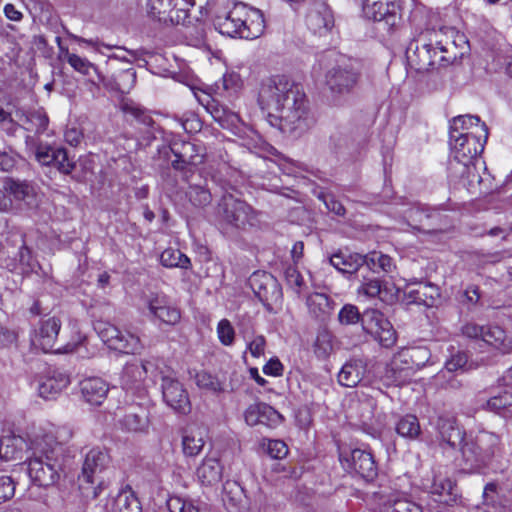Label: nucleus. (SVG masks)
<instances>
[{"label":"nucleus","mask_w":512,"mask_h":512,"mask_svg":"<svg viewBox=\"0 0 512 512\" xmlns=\"http://www.w3.org/2000/svg\"><path fill=\"white\" fill-rule=\"evenodd\" d=\"M435 451L468 473H481L502 453L500 437L492 432L467 433L454 417L440 416L436 422Z\"/></svg>","instance_id":"f257e3e1"},{"label":"nucleus","mask_w":512,"mask_h":512,"mask_svg":"<svg viewBox=\"0 0 512 512\" xmlns=\"http://www.w3.org/2000/svg\"><path fill=\"white\" fill-rule=\"evenodd\" d=\"M258 103L269 112L267 120L285 134L299 136L308 129L306 95L301 85L284 75L264 80L258 93Z\"/></svg>","instance_id":"f03ea898"},{"label":"nucleus","mask_w":512,"mask_h":512,"mask_svg":"<svg viewBox=\"0 0 512 512\" xmlns=\"http://www.w3.org/2000/svg\"><path fill=\"white\" fill-rule=\"evenodd\" d=\"M73 432L66 425L50 422L40 424L29 434V449L32 456L28 461V475L40 487L56 484L65 465V444Z\"/></svg>","instance_id":"7ed1b4c3"},{"label":"nucleus","mask_w":512,"mask_h":512,"mask_svg":"<svg viewBox=\"0 0 512 512\" xmlns=\"http://www.w3.org/2000/svg\"><path fill=\"white\" fill-rule=\"evenodd\" d=\"M450 45L455 46V40L444 44L435 32L420 34L406 48L408 66L417 73H426L451 65L457 55L451 53Z\"/></svg>","instance_id":"20e7f679"},{"label":"nucleus","mask_w":512,"mask_h":512,"mask_svg":"<svg viewBox=\"0 0 512 512\" xmlns=\"http://www.w3.org/2000/svg\"><path fill=\"white\" fill-rule=\"evenodd\" d=\"M265 30L261 10L248 7L243 2H233L226 13V36L245 40L259 38Z\"/></svg>","instance_id":"39448f33"},{"label":"nucleus","mask_w":512,"mask_h":512,"mask_svg":"<svg viewBox=\"0 0 512 512\" xmlns=\"http://www.w3.org/2000/svg\"><path fill=\"white\" fill-rule=\"evenodd\" d=\"M158 374L156 360L133 359L124 365L120 376V384L126 393L137 394L142 397L146 388L155 382Z\"/></svg>","instance_id":"423d86ee"},{"label":"nucleus","mask_w":512,"mask_h":512,"mask_svg":"<svg viewBox=\"0 0 512 512\" xmlns=\"http://www.w3.org/2000/svg\"><path fill=\"white\" fill-rule=\"evenodd\" d=\"M94 329L104 344L116 352L136 355L144 348L139 335L130 329H120L103 321L97 322Z\"/></svg>","instance_id":"0eeeda50"},{"label":"nucleus","mask_w":512,"mask_h":512,"mask_svg":"<svg viewBox=\"0 0 512 512\" xmlns=\"http://www.w3.org/2000/svg\"><path fill=\"white\" fill-rule=\"evenodd\" d=\"M488 138L486 124L477 127L476 132H467L466 135L454 134L450 138V146L454 162L469 163L475 161L480 155Z\"/></svg>","instance_id":"6e6552de"},{"label":"nucleus","mask_w":512,"mask_h":512,"mask_svg":"<svg viewBox=\"0 0 512 512\" xmlns=\"http://www.w3.org/2000/svg\"><path fill=\"white\" fill-rule=\"evenodd\" d=\"M359 80V72L350 60L342 59L331 67L325 75V83L334 102L352 92Z\"/></svg>","instance_id":"1a4fd4ad"},{"label":"nucleus","mask_w":512,"mask_h":512,"mask_svg":"<svg viewBox=\"0 0 512 512\" xmlns=\"http://www.w3.org/2000/svg\"><path fill=\"white\" fill-rule=\"evenodd\" d=\"M462 334L479 342V346L492 347L501 353H509L512 349L506 332L497 325H479L475 322H467L461 328Z\"/></svg>","instance_id":"9d476101"},{"label":"nucleus","mask_w":512,"mask_h":512,"mask_svg":"<svg viewBox=\"0 0 512 512\" xmlns=\"http://www.w3.org/2000/svg\"><path fill=\"white\" fill-rule=\"evenodd\" d=\"M195 0H148V13L160 22L186 25Z\"/></svg>","instance_id":"9b49d317"},{"label":"nucleus","mask_w":512,"mask_h":512,"mask_svg":"<svg viewBox=\"0 0 512 512\" xmlns=\"http://www.w3.org/2000/svg\"><path fill=\"white\" fill-rule=\"evenodd\" d=\"M339 460L344 469L355 472L365 481H373L378 475V467L371 453L361 449L339 451Z\"/></svg>","instance_id":"f8f14e48"},{"label":"nucleus","mask_w":512,"mask_h":512,"mask_svg":"<svg viewBox=\"0 0 512 512\" xmlns=\"http://www.w3.org/2000/svg\"><path fill=\"white\" fill-rule=\"evenodd\" d=\"M361 8L366 19L383 22L389 29L401 20L399 0H361Z\"/></svg>","instance_id":"ddd939ff"},{"label":"nucleus","mask_w":512,"mask_h":512,"mask_svg":"<svg viewBox=\"0 0 512 512\" xmlns=\"http://www.w3.org/2000/svg\"><path fill=\"white\" fill-rule=\"evenodd\" d=\"M161 374V390L164 402L175 412L188 414L191 411L189 396L173 373Z\"/></svg>","instance_id":"4468645a"},{"label":"nucleus","mask_w":512,"mask_h":512,"mask_svg":"<svg viewBox=\"0 0 512 512\" xmlns=\"http://www.w3.org/2000/svg\"><path fill=\"white\" fill-rule=\"evenodd\" d=\"M249 284L255 296L266 307L270 308L282 299V288L270 273L254 272L249 278Z\"/></svg>","instance_id":"2eb2a0df"},{"label":"nucleus","mask_w":512,"mask_h":512,"mask_svg":"<svg viewBox=\"0 0 512 512\" xmlns=\"http://www.w3.org/2000/svg\"><path fill=\"white\" fill-rule=\"evenodd\" d=\"M226 131H229L235 138L226 135V142L245 147L250 153H256L257 143L260 140L256 133L245 125L238 114L226 110Z\"/></svg>","instance_id":"dca6fc26"},{"label":"nucleus","mask_w":512,"mask_h":512,"mask_svg":"<svg viewBox=\"0 0 512 512\" xmlns=\"http://www.w3.org/2000/svg\"><path fill=\"white\" fill-rule=\"evenodd\" d=\"M306 25L316 35L324 36L329 33L335 25L334 14L329 5L322 1L313 2L306 14Z\"/></svg>","instance_id":"f3484780"},{"label":"nucleus","mask_w":512,"mask_h":512,"mask_svg":"<svg viewBox=\"0 0 512 512\" xmlns=\"http://www.w3.org/2000/svg\"><path fill=\"white\" fill-rule=\"evenodd\" d=\"M175 157L172 166L176 170L192 172L203 162V154L199 147L191 142H173L170 146Z\"/></svg>","instance_id":"a211bd4d"},{"label":"nucleus","mask_w":512,"mask_h":512,"mask_svg":"<svg viewBox=\"0 0 512 512\" xmlns=\"http://www.w3.org/2000/svg\"><path fill=\"white\" fill-rule=\"evenodd\" d=\"M60 328L61 321L55 316L41 319L31 336L32 345L45 353L54 351Z\"/></svg>","instance_id":"6ab92c4d"},{"label":"nucleus","mask_w":512,"mask_h":512,"mask_svg":"<svg viewBox=\"0 0 512 512\" xmlns=\"http://www.w3.org/2000/svg\"><path fill=\"white\" fill-rule=\"evenodd\" d=\"M108 463L109 455L107 452L98 448L91 449L85 457L81 478L83 481L90 484H95L98 482L95 496L98 495L97 489L101 490L103 485L102 481H98V475L104 471Z\"/></svg>","instance_id":"aec40b11"},{"label":"nucleus","mask_w":512,"mask_h":512,"mask_svg":"<svg viewBox=\"0 0 512 512\" xmlns=\"http://www.w3.org/2000/svg\"><path fill=\"white\" fill-rule=\"evenodd\" d=\"M244 418L249 426L263 425L275 428L282 423V415L266 403L250 405L244 413Z\"/></svg>","instance_id":"412c9836"},{"label":"nucleus","mask_w":512,"mask_h":512,"mask_svg":"<svg viewBox=\"0 0 512 512\" xmlns=\"http://www.w3.org/2000/svg\"><path fill=\"white\" fill-rule=\"evenodd\" d=\"M37 161L46 166L53 165L60 172L69 174L75 164L69 159L67 151L61 147L38 146L35 152Z\"/></svg>","instance_id":"4be33fe9"},{"label":"nucleus","mask_w":512,"mask_h":512,"mask_svg":"<svg viewBox=\"0 0 512 512\" xmlns=\"http://www.w3.org/2000/svg\"><path fill=\"white\" fill-rule=\"evenodd\" d=\"M146 305L150 314L162 323L175 325L181 319L179 309L171 305L163 294L150 295L146 300Z\"/></svg>","instance_id":"5701e85b"},{"label":"nucleus","mask_w":512,"mask_h":512,"mask_svg":"<svg viewBox=\"0 0 512 512\" xmlns=\"http://www.w3.org/2000/svg\"><path fill=\"white\" fill-rule=\"evenodd\" d=\"M430 493L436 502L448 506L463 505L456 483L448 477L435 476L430 487Z\"/></svg>","instance_id":"b1692460"},{"label":"nucleus","mask_w":512,"mask_h":512,"mask_svg":"<svg viewBox=\"0 0 512 512\" xmlns=\"http://www.w3.org/2000/svg\"><path fill=\"white\" fill-rule=\"evenodd\" d=\"M70 384L69 375L59 369L50 370L38 385L39 396L45 400L55 399Z\"/></svg>","instance_id":"393cba45"},{"label":"nucleus","mask_w":512,"mask_h":512,"mask_svg":"<svg viewBox=\"0 0 512 512\" xmlns=\"http://www.w3.org/2000/svg\"><path fill=\"white\" fill-rule=\"evenodd\" d=\"M254 215L250 205L246 202L226 195V223L236 228H245L253 225Z\"/></svg>","instance_id":"a878e982"},{"label":"nucleus","mask_w":512,"mask_h":512,"mask_svg":"<svg viewBox=\"0 0 512 512\" xmlns=\"http://www.w3.org/2000/svg\"><path fill=\"white\" fill-rule=\"evenodd\" d=\"M376 495L381 501V512H423L421 506L397 491L380 490Z\"/></svg>","instance_id":"bb28decb"},{"label":"nucleus","mask_w":512,"mask_h":512,"mask_svg":"<svg viewBox=\"0 0 512 512\" xmlns=\"http://www.w3.org/2000/svg\"><path fill=\"white\" fill-rule=\"evenodd\" d=\"M205 428L197 424H189L182 429V451L186 457H195L201 453L206 441Z\"/></svg>","instance_id":"cd10ccee"},{"label":"nucleus","mask_w":512,"mask_h":512,"mask_svg":"<svg viewBox=\"0 0 512 512\" xmlns=\"http://www.w3.org/2000/svg\"><path fill=\"white\" fill-rule=\"evenodd\" d=\"M79 386L84 401L90 405H101L109 391L108 383L100 377H87Z\"/></svg>","instance_id":"c85d7f7f"},{"label":"nucleus","mask_w":512,"mask_h":512,"mask_svg":"<svg viewBox=\"0 0 512 512\" xmlns=\"http://www.w3.org/2000/svg\"><path fill=\"white\" fill-rule=\"evenodd\" d=\"M367 364L362 359L348 360L338 373V383L343 387H356L364 378Z\"/></svg>","instance_id":"c756f323"},{"label":"nucleus","mask_w":512,"mask_h":512,"mask_svg":"<svg viewBox=\"0 0 512 512\" xmlns=\"http://www.w3.org/2000/svg\"><path fill=\"white\" fill-rule=\"evenodd\" d=\"M367 259L365 255L359 253H350L339 251L329 258L330 264L342 274L352 275L355 274L363 265H365Z\"/></svg>","instance_id":"7c9ffc66"},{"label":"nucleus","mask_w":512,"mask_h":512,"mask_svg":"<svg viewBox=\"0 0 512 512\" xmlns=\"http://www.w3.org/2000/svg\"><path fill=\"white\" fill-rule=\"evenodd\" d=\"M306 306L314 318L325 320L332 314L335 303L326 293L315 291L306 297Z\"/></svg>","instance_id":"2f4dec72"},{"label":"nucleus","mask_w":512,"mask_h":512,"mask_svg":"<svg viewBox=\"0 0 512 512\" xmlns=\"http://www.w3.org/2000/svg\"><path fill=\"white\" fill-rule=\"evenodd\" d=\"M56 41L59 45V57L65 60L76 72L84 75L90 76L91 73H95L99 81H102V76L98 72L97 67L90 62L87 58L81 57L75 53H70L68 48L63 47L60 43L61 40L59 37L56 38Z\"/></svg>","instance_id":"473e14b6"},{"label":"nucleus","mask_w":512,"mask_h":512,"mask_svg":"<svg viewBox=\"0 0 512 512\" xmlns=\"http://www.w3.org/2000/svg\"><path fill=\"white\" fill-rule=\"evenodd\" d=\"M440 297L439 288L431 283H420L416 288L407 293V298L411 303L433 307Z\"/></svg>","instance_id":"72a5a7b5"},{"label":"nucleus","mask_w":512,"mask_h":512,"mask_svg":"<svg viewBox=\"0 0 512 512\" xmlns=\"http://www.w3.org/2000/svg\"><path fill=\"white\" fill-rule=\"evenodd\" d=\"M16 116L22 123L21 127L26 131L42 134L48 127L49 119L42 109L29 112H17Z\"/></svg>","instance_id":"f704fd0d"},{"label":"nucleus","mask_w":512,"mask_h":512,"mask_svg":"<svg viewBox=\"0 0 512 512\" xmlns=\"http://www.w3.org/2000/svg\"><path fill=\"white\" fill-rule=\"evenodd\" d=\"M223 465L221 461L212 456L206 457L197 469L198 478L205 485H212L222 478Z\"/></svg>","instance_id":"c9c22d12"},{"label":"nucleus","mask_w":512,"mask_h":512,"mask_svg":"<svg viewBox=\"0 0 512 512\" xmlns=\"http://www.w3.org/2000/svg\"><path fill=\"white\" fill-rule=\"evenodd\" d=\"M123 429L130 432H143L148 428V412L142 408L131 406L120 420Z\"/></svg>","instance_id":"e433bc0d"},{"label":"nucleus","mask_w":512,"mask_h":512,"mask_svg":"<svg viewBox=\"0 0 512 512\" xmlns=\"http://www.w3.org/2000/svg\"><path fill=\"white\" fill-rule=\"evenodd\" d=\"M0 441L2 459L6 461L22 459L24 449L29 448V442L21 436H4Z\"/></svg>","instance_id":"4c0bfd02"},{"label":"nucleus","mask_w":512,"mask_h":512,"mask_svg":"<svg viewBox=\"0 0 512 512\" xmlns=\"http://www.w3.org/2000/svg\"><path fill=\"white\" fill-rule=\"evenodd\" d=\"M221 97V93L215 91L212 86L203 91V97H198L199 102L219 123H221L224 116V108L221 104Z\"/></svg>","instance_id":"58836bf2"},{"label":"nucleus","mask_w":512,"mask_h":512,"mask_svg":"<svg viewBox=\"0 0 512 512\" xmlns=\"http://www.w3.org/2000/svg\"><path fill=\"white\" fill-rule=\"evenodd\" d=\"M3 189L5 193L18 201H26L29 203V200L34 196L32 186L25 181H18L13 178H6L4 180Z\"/></svg>","instance_id":"ea45409f"},{"label":"nucleus","mask_w":512,"mask_h":512,"mask_svg":"<svg viewBox=\"0 0 512 512\" xmlns=\"http://www.w3.org/2000/svg\"><path fill=\"white\" fill-rule=\"evenodd\" d=\"M480 118L474 115H459L450 121L449 138L454 134L466 135L467 132H476L477 127L481 126Z\"/></svg>","instance_id":"a19ab883"},{"label":"nucleus","mask_w":512,"mask_h":512,"mask_svg":"<svg viewBox=\"0 0 512 512\" xmlns=\"http://www.w3.org/2000/svg\"><path fill=\"white\" fill-rule=\"evenodd\" d=\"M397 434L408 440H416L421 435V426L415 415L407 414L402 416L396 423Z\"/></svg>","instance_id":"79ce46f5"},{"label":"nucleus","mask_w":512,"mask_h":512,"mask_svg":"<svg viewBox=\"0 0 512 512\" xmlns=\"http://www.w3.org/2000/svg\"><path fill=\"white\" fill-rule=\"evenodd\" d=\"M115 504L118 512H141L140 502L129 485L120 490L115 499Z\"/></svg>","instance_id":"37998d69"},{"label":"nucleus","mask_w":512,"mask_h":512,"mask_svg":"<svg viewBox=\"0 0 512 512\" xmlns=\"http://www.w3.org/2000/svg\"><path fill=\"white\" fill-rule=\"evenodd\" d=\"M160 263L166 268L189 269L191 266L190 259L179 249L166 248L160 254Z\"/></svg>","instance_id":"c03bdc74"},{"label":"nucleus","mask_w":512,"mask_h":512,"mask_svg":"<svg viewBox=\"0 0 512 512\" xmlns=\"http://www.w3.org/2000/svg\"><path fill=\"white\" fill-rule=\"evenodd\" d=\"M412 374V367H403L398 359H393L386 368L385 378L392 384L403 385L411 379Z\"/></svg>","instance_id":"a18cd8bd"},{"label":"nucleus","mask_w":512,"mask_h":512,"mask_svg":"<svg viewBox=\"0 0 512 512\" xmlns=\"http://www.w3.org/2000/svg\"><path fill=\"white\" fill-rule=\"evenodd\" d=\"M387 318L377 309H366L361 315L363 330L373 335L377 333L382 325L387 326Z\"/></svg>","instance_id":"49530a36"},{"label":"nucleus","mask_w":512,"mask_h":512,"mask_svg":"<svg viewBox=\"0 0 512 512\" xmlns=\"http://www.w3.org/2000/svg\"><path fill=\"white\" fill-rule=\"evenodd\" d=\"M365 258L367 259L365 265H367V267L373 272L383 271L389 273L395 267L393 259L381 252H371L368 255H365Z\"/></svg>","instance_id":"de8ad7c7"},{"label":"nucleus","mask_w":512,"mask_h":512,"mask_svg":"<svg viewBox=\"0 0 512 512\" xmlns=\"http://www.w3.org/2000/svg\"><path fill=\"white\" fill-rule=\"evenodd\" d=\"M445 368L449 372L467 371L474 368L472 363H468V356L463 351H457L452 354L445 362Z\"/></svg>","instance_id":"09e8293b"},{"label":"nucleus","mask_w":512,"mask_h":512,"mask_svg":"<svg viewBox=\"0 0 512 512\" xmlns=\"http://www.w3.org/2000/svg\"><path fill=\"white\" fill-rule=\"evenodd\" d=\"M190 202L195 206H205L211 201V193L200 185H191L187 191Z\"/></svg>","instance_id":"8fccbe9b"},{"label":"nucleus","mask_w":512,"mask_h":512,"mask_svg":"<svg viewBox=\"0 0 512 512\" xmlns=\"http://www.w3.org/2000/svg\"><path fill=\"white\" fill-rule=\"evenodd\" d=\"M285 279L287 285L298 295L301 294L305 287L304 278L295 266H288L285 269Z\"/></svg>","instance_id":"3c124183"},{"label":"nucleus","mask_w":512,"mask_h":512,"mask_svg":"<svg viewBox=\"0 0 512 512\" xmlns=\"http://www.w3.org/2000/svg\"><path fill=\"white\" fill-rule=\"evenodd\" d=\"M373 336L379 341L380 345L385 348L392 347L397 339L396 331L389 320H387V326L382 325L377 333H373Z\"/></svg>","instance_id":"603ef678"},{"label":"nucleus","mask_w":512,"mask_h":512,"mask_svg":"<svg viewBox=\"0 0 512 512\" xmlns=\"http://www.w3.org/2000/svg\"><path fill=\"white\" fill-rule=\"evenodd\" d=\"M195 382L201 389L217 392L221 389L220 382L209 372L199 371L195 375Z\"/></svg>","instance_id":"864d4df0"},{"label":"nucleus","mask_w":512,"mask_h":512,"mask_svg":"<svg viewBox=\"0 0 512 512\" xmlns=\"http://www.w3.org/2000/svg\"><path fill=\"white\" fill-rule=\"evenodd\" d=\"M167 508L169 512H199L190 500L176 495L168 498Z\"/></svg>","instance_id":"5fc2aeb1"},{"label":"nucleus","mask_w":512,"mask_h":512,"mask_svg":"<svg viewBox=\"0 0 512 512\" xmlns=\"http://www.w3.org/2000/svg\"><path fill=\"white\" fill-rule=\"evenodd\" d=\"M358 308L352 304H345L338 313V320L343 325H353L361 322Z\"/></svg>","instance_id":"6e6d98bb"},{"label":"nucleus","mask_w":512,"mask_h":512,"mask_svg":"<svg viewBox=\"0 0 512 512\" xmlns=\"http://www.w3.org/2000/svg\"><path fill=\"white\" fill-rule=\"evenodd\" d=\"M512 405V395L506 391L487 400L486 407L489 411L500 413L501 410Z\"/></svg>","instance_id":"4d7b16f0"},{"label":"nucleus","mask_w":512,"mask_h":512,"mask_svg":"<svg viewBox=\"0 0 512 512\" xmlns=\"http://www.w3.org/2000/svg\"><path fill=\"white\" fill-rule=\"evenodd\" d=\"M244 88V77L239 71H226V91L237 96Z\"/></svg>","instance_id":"13d9d810"},{"label":"nucleus","mask_w":512,"mask_h":512,"mask_svg":"<svg viewBox=\"0 0 512 512\" xmlns=\"http://www.w3.org/2000/svg\"><path fill=\"white\" fill-rule=\"evenodd\" d=\"M358 292L370 298L379 297L382 299V282L377 278L365 279L362 285L359 287Z\"/></svg>","instance_id":"bf43d9fd"},{"label":"nucleus","mask_w":512,"mask_h":512,"mask_svg":"<svg viewBox=\"0 0 512 512\" xmlns=\"http://www.w3.org/2000/svg\"><path fill=\"white\" fill-rule=\"evenodd\" d=\"M19 161L20 157L16 152L12 150L0 151V171L12 172Z\"/></svg>","instance_id":"052dcab7"},{"label":"nucleus","mask_w":512,"mask_h":512,"mask_svg":"<svg viewBox=\"0 0 512 512\" xmlns=\"http://www.w3.org/2000/svg\"><path fill=\"white\" fill-rule=\"evenodd\" d=\"M450 170L455 171L460 175L461 178L467 179L469 182H472L474 178L476 177L475 174V164L474 161L469 163H457V162H451L450 163Z\"/></svg>","instance_id":"680f3d73"},{"label":"nucleus","mask_w":512,"mask_h":512,"mask_svg":"<svg viewBox=\"0 0 512 512\" xmlns=\"http://www.w3.org/2000/svg\"><path fill=\"white\" fill-rule=\"evenodd\" d=\"M318 198L324 203L326 208L338 216L345 214V208L340 201H338L334 195L329 193L321 192Z\"/></svg>","instance_id":"e2e57ef3"},{"label":"nucleus","mask_w":512,"mask_h":512,"mask_svg":"<svg viewBox=\"0 0 512 512\" xmlns=\"http://www.w3.org/2000/svg\"><path fill=\"white\" fill-rule=\"evenodd\" d=\"M15 484L10 476L0 474V503L13 497Z\"/></svg>","instance_id":"0e129e2a"},{"label":"nucleus","mask_w":512,"mask_h":512,"mask_svg":"<svg viewBox=\"0 0 512 512\" xmlns=\"http://www.w3.org/2000/svg\"><path fill=\"white\" fill-rule=\"evenodd\" d=\"M123 111L132 115L135 119L145 125H150L152 123V118L137 105L125 103L123 105Z\"/></svg>","instance_id":"69168bd1"},{"label":"nucleus","mask_w":512,"mask_h":512,"mask_svg":"<svg viewBox=\"0 0 512 512\" xmlns=\"http://www.w3.org/2000/svg\"><path fill=\"white\" fill-rule=\"evenodd\" d=\"M267 452L272 458L282 459L287 455L288 448L282 440H269Z\"/></svg>","instance_id":"338daca9"},{"label":"nucleus","mask_w":512,"mask_h":512,"mask_svg":"<svg viewBox=\"0 0 512 512\" xmlns=\"http://www.w3.org/2000/svg\"><path fill=\"white\" fill-rule=\"evenodd\" d=\"M314 347L315 353L318 357H327L332 351V345L329 336L327 334L318 335Z\"/></svg>","instance_id":"774afa93"}]
</instances>
